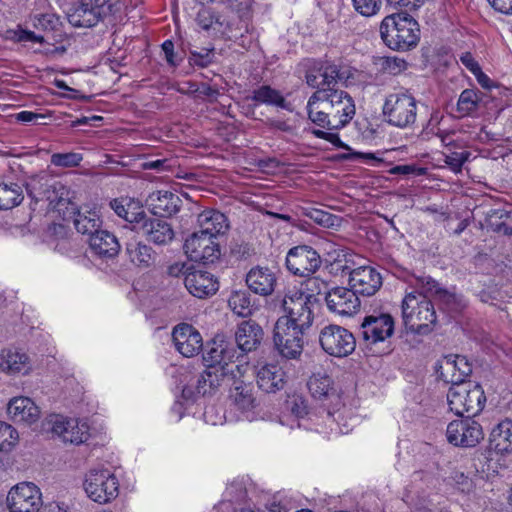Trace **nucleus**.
I'll return each mask as SVG.
<instances>
[{
  "instance_id": "1",
  "label": "nucleus",
  "mask_w": 512,
  "mask_h": 512,
  "mask_svg": "<svg viewBox=\"0 0 512 512\" xmlns=\"http://www.w3.org/2000/svg\"><path fill=\"white\" fill-rule=\"evenodd\" d=\"M380 35L384 44L390 49L406 51L418 44L420 29L411 15L403 12L394 13L382 20Z\"/></svg>"
},
{
  "instance_id": "2",
  "label": "nucleus",
  "mask_w": 512,
  "mask_h": 512,
  "mask_svg": "<svg viewBox=\"0 0 512 512\" xmlns=\"http://www.w3.org/2000/svg\"><path fill=\"white\" fill-rule=\"evenodd\" d=\"M306 109L308 118L313 124L329 130L324 131L321 129H312L311 133L317 138L330 142L337 148L343 147V143L339 135L337 133L330 132L338 130V126L337 118H335L331 105L329 88L316 90L308 99Z\"/></svg>"
},
{
  "instance_id": "3",
  "label": "nucleus",
  "mask_w": 512,
  "mask_h": 512,
  "mask_svg": "<svg viewBox=\"0 0 512 512\" xmlns=\"http://www.w3.org/2000/svg\"><path fill=\"white\" fill-rule=\"evenodd\" d=\"M402 318L405 327L418 334L430 332L436 323V312L430 299L422 293H407L402 301Z\"/></svg>"
},
{
  "instance_id": "4",
  "label": "nucleus",
  "mask_w": 512,
  "mask_h": 512,
  "mask_svg": "<svg viewBox=\"0 0 512 512\" xmlns=\"http://www.w3.org/2000/svg\"><path fill=\"white\" fill-rule=\"evenodd\" d=\"M449 409L458 416H476L484 408L486 397L478 384L471 382L451 386L447 393Z\"/></svg>"
},
{
  "instance_id": "5",
  "label": "nucleus",
  "mask_w": 512,
  "mask_h": 512,
  "mask_svg": "<svg viewBox=\"0 0 512 512\" xmlns=\"http://www.w3.org/2000/svg\"><path fill=\"white\" fill-rule=\"evenodd\" d=\"M383 115L390 125L398 128L410 127L416 121L417 101L407 91L390 93L383 105Z\"/></svg>"
},
{
  "instance_id": "6",
  "label": "nucleus",
  "mask_w": 512,
  "mask_h": 512,
  "mask_svg": "<svg viewBox=\"0 0 512 512\" xmlns=\"http://www.w3.org/2000/svg\"><path fill=\"white\" fill-rule=\"evenodd\" d=\"M311 295L298 289H289L283 299L282 308L285 315L279 319H286L288 325L308 329L313 322Z\"/></svg>"
},
{
  "instance_id": "7",
  "label": "nucleus",
  "mask_w": 512,
  "mask_h": 512,
  "mask_svg": "<svg viewBox=\"0 0 512 512\" xmlns=\"http://www.w3.org/2000/svg\"><path fill=\"white\" fill-rule=\"evenodd\" d=\"M84 489L91 500L104 504L117 497L119 483L110 470L93 469L86 475Z\"/></svg>"
},
{
  "instance_id": "8",
  "label": "nucleus",
  "mask_w": 512,
  "mask_h": 512,
  "mask_svg": "<svg viewBox=\"0 0 512 512\" xmlns=\"http://www.w3.org/2000/svg\"><path fill=\"white\" fill-rule=\"evenodd\" d=\"M319 343L327 354L338 358L350 355L356 347L353 334L335 324L327 325L320 330Z\"/></svg>"
},
{
  "instance_id": "9",
  "label": "nucleus",
  "mask_w": 512,
  "mask_h": 512,
  "mask_svg": "<svg viewBox=\"0 0 512 512\" xmlns=\"http://www.w3.org/2000/svg\"><path fill=\"white\" fill-rule=\"evenodd\" d=\"M306 329L288 325L278 319L274 326L273 341L278 353L287 359H297L303 351V334Z\"/></svg>"
},
{
  "instance_id": "10",
  "label": "nucleus",
  "mask_w": 512,
  "mask_h": 512,
  "mask_svg": "<svg viewBox=\"0 0 512 512\" xmlns=\"http://www.w3.org/2000/svg\"><path fill=\"white\" fill-rule=\"evenodd\" d=\"M42 505L41 490L33 482L17 483L10 488L6 497L9 512H38Z\"/></svg>"
},
{
  "instance_id": "11",
  "label": "nucleus",
  "mask_w": 512,
  "mask_h": 512,
  "mask_svg": "<svg viewBox=\"0 0 512 512\" xmlns=\"http://www.w3.org/2000/svg\"><path fill=\"white\" fill-rule=\"evenodd\" d=\"M473 416L451 421L446 429L447 441L460 447H474L484 439L482 426Z\"/></svg>"
},
{
  "instance_id": "12",
  "label": "nucleus",
  "mask_w": 512,
  "mask_h": 512,
  "mask_svg": "<svg viewBox=\"0 0 512 512\" xmlns=\"http://www.w3.org/2000/svg\"><path fill=\"white\" fill-rule=\"evenodd\" d=\"M247 369V365H236L231 367H222L219 365H211V367L207 366V369L197 380V393L202 395L211 394L224 382H230L231 378H235L236 371L238 374L244 375Z\"/></svg>"
},
{
  "instance_id": "13",
  "label": "nucleus",
  "mask_w": 512,
  "mask_h": 512,
  "mask_svg": "<svg viewBox=\"0 0 512 512\" xmlns=\"http://www.w3.org/2000/svg\"><path fill=\"white\" fill-rule=\"evenodd\" d=\"M320 265L319 254L306 245L291 248L286 256L287 269L297 276H310L318 270Z\"/></svg>"
},
{
  "instance_id": "14",
  "label": "nucleus",
  "mask_w": 512,
  "mask_h": 512,
  "mask_svg": "<svg viewBox=\"0 0 512 512\" xmlns=\"http://www.w3.org/2000/svg\"><path fill=\"white\" fill-rule=\"evenodd\" d=\"M186 255L195 262L213 263L220 257V247L211 236L194 232L184 244Z\"/></svg>"
},
{
  "instance_id": "15",
  "label": "nucleus",
  "mask_w": 512,
  "mask_h": 512,
  "mask_svg": "<svg viewBox=\"0 0 512 512\" xmlns=\"http://www.w3.org/2000/svg\"><path fill=\"white\" fill-rule=\"evenodd\" d=\"M360 330L365 342H383L393 335L394 319L388 313H374L364 318Z\"/></svg>"
},
{
  "instance_id": "16",
  "label": "nucleus",
  "mask_w": 512,
  "mask_h": 512,
  "mask_svg": "<svg viewBox=\"0 0 512 512\" xmlns=\"http://www.w3.org/2000/svg\"><path fill=\"white\" fill-rule=\"evenodd\" d=\"M134 229L148 242L156 246L169 245L175 238L172 225L164 219L144 215Z\"/></svg>"
},
{
  "instance_id": "17",
  "label": "nucleus",
  "mask_w": 512,
  "mask_h": 512,
  "mask_svg": "<svg viewBox=\"0 0 512 512\" xmlns=\"http://www.w3.org/2000/svg\"><path fill=\"white\" fill-rule=\"evenodd\" d=\"M50 423L52 432L64 442L78 445L89 438V426L85 421L55 415L51 417Z\"/></svg>"
},
{
  "instance_id": "18",
  "label": "nucleus",
  "mask_w": 512,
  "mask_h": 512,
  "mask_svg": "<svg viewBox=\"0 0 512 512\" xmlns=\"http://www.w3.org/2000/svg\"><path fill=\"white\" fill-rule=\"evenodd\" d=\"M327 308L341 316H351L360 308V300L353 289L335 287L326 293Z\"/></svg>"
},
{
  "instance_id": "19",
  "label": "nucleus",
  "mask_w": 512,
  "mask_h": 512,
  "mask_svg": "<svg viewBox=\"0 0 512 512\" xmlns=\"http://www.w3.org/2000/svg\"><path fill=\"white\" fill-rule=\"evenodd\" d=\"M172 338L177 351L188 358L196 356L203 348L201 334L187 323L177 325L173 329Z\"/></svg>"
},
{
  "instance_id": "20",
  "label": "nucleus",
  "mask_w": 512,
  "mask_h": 512,
  "mask_svg": "<svg viewBox=\"0 0 512 512\" xmlns=\"http://www.w3.org/2000/svg\"><path fill=\"white\" fill-rule=\"evenodd\" d=\"M255 375L258 388L265 393H276L286 385V373L276 362L259 363Z\"/></svg>"
},
{
  "instance_id": "21",
  "label": "nucleus",
  "mask_w": 512,
  "mask_h": 512,
  "mask_svg": "<svg viewBox=\"0 0 512 512\" xmlns=\"http://www.w3.org/2000/svg\"><path fill=\"white\" fill-rule=\"evenodd\" d=\"M349 284L356 294L374 295L382 285V278L374 268L360 266L349 271Z\"/></svg>"
},
{
  "instance_id": "22",
  "label": "nucleus",
  "mask_w": 512,
  "mask_h": 512,
  "mask_svg": "<svg viewBox=\"0 0 512 512\" xmlns=\"http://www.w3.org/2000/svg\"><path fill=\"white\" fill-rule=\"evenodd\" d=\"M472 372V366L465 356L448 355L439 364V376L452 386L466 383L465 378Z\"/></svg>"
},
{
  "instance_id": "23",
  "label": "nucleus",
  "mask_w": 512,
  "mask_h": 512,
  "mask_svg": "<svg viewBox=\"0 0 512 512\" xmlns=\"http://www.w3.org/2000/svg\"><path fill=\"white\" fill-rule=\"evenodd\" d=\"M0 371L10 375H28L32 371L30 357L18 349H3L0 352Z\"/></svg>"
},
{
  "instance_id": "24",
  "label": "nucleus",
  "mask_w": 512,
  "mask_h": 512,
  "mask_svg": "<svg viewBox=\"0 0 512 512\" xmlns=\"http://www.w3.org/2000/svg\"><path fill=\"white\" fill-rule=\"evenodd\" d=\"M66 14L69 23L75 27H93L102 18L90 0H76L67 9Z\"/></svg>"
},
{
  "instance_id": "25",
  "label": "nucleus",
  "mask_w": 512,
  "mask_h": 512,
  "mask_svg": "<svg viewBox=\"0 0 512 512\" xmlns=\"http://www.w3.org/2000/svg\"><path fill=\"white\" fill-rule=\"evenodd\" d=\"M331 105L337 118L338 130L347 126L356 113V107L351 95L341 89L329 88Z\"/></svg>"
},
{
  "instance_id": "26",
  "label": "nucleus",
  "mask_w": 512,
  "mask_h": 512,
  "mask_svg": "<svg viewBox=\"0 0 512 512\" xmlns=\"http://www.w3.org/2000/svg\"><path fill=\"white\" fill-rule=\"evenodd\" d=\"M185 287L195 297L205 298L216 293L218 290V282L213 274L194 270L185 275Z\"/></svg>"
},
{
  "instance_id": "27",
  "label": "nucleus",
  "mask_w": 512,
  "mask_h": 512,
  "mask_svg": "<svg viewBox=\"0 0 512 512\" xmlns=\"http://www.w3.org/2000/svg\"><path fill=\"white\" fill-rule=\"evenodd\" d=\"M7 413L14 422L31 425L40 418V409L32 399L18 396L10 399Z\"/></svg>"
},
{
  "instance_id": "28",
  "label": "nucleus",
  "mask_w": 512,
  "mask_h": 512,
  "mask_svg": "<svg viewBox=\"0 0 512 512\" xmlns=\"http://www.w3.org/2000/svg\"><path fill=\"white\" fill-rule=\"evenodd\" d=\"M70 190L61 182H54L45 191L49 206L57 211L64 219L75 214L76 205L71 201Z\"/></svg>"
},
{
  "instance_id": "29",
  "label": "nucleus",
  "mask_w": 512,
  "mask_h": 512,
  "mask_svg": "<svg viewBox=\"0 0 512 512\" xmlns=\"http://www.w3.org/2000/svg\"><path fill=\"white\" fill-rule=\"evenodd\" d=\"M243 375L236 372V377L231 378L230 399L233 404L242 411H250L257 406V399L251 382L242 379Z\"/></svg>"
},
{
  "instance_id": "30",
  "label": "nucleus",
  "mask_w": 512,
  "mask_h": 512,
  "mask_svg": "<svg viewBox=\"0 0 512 512\" xmlns=\"http://www.w3.org/2000/svg\"><path fill=\"white\" fill-rule=\"evenodd\" d=\"M305 78L306 83L317 90L331 88L330 85L339 78V71L334 64H323L313 61L306 72Z\"/></svg>"
},
{
  "instance_id": "31",
  "label": "nucleus",
  "mask_w": 512,
  "mask_h": 512,
  "mask_svg": "<svg viewBox=\"0 0 512 512\" xmlns=\"http://www.w3.org/2000/svg\"><path fill=\"white\" fill-rule=\"evenodd\" d=\"M276 281L275 273L267 267H254L246 275L248 288L261 296L271 295L275 289Z\"/></svg>"
},
{
  "instance_id": "32",
  "label": "nucleus",
  "mask_w": 512,
  "mask_h": 512,
  "mask_svg": "<svg viewBox=\"0 0 512 512\" xmlns=\"http://www.w3.org/2000/svg\"><path fill=\"white\" fill-rule=\"evenodd\" d=\"M263 330L255 321H243L235 332L237 347L243 352H251L257 349L263 339Z\"/></svg>"
},
{
  "instance_id": "33",
  "label": "nucleus",
  "mask_w": 512,
  "mask_h": 512,
  "mask_svg": "<svg viewBox=\"0 0 512 512\" xmlns=\"http://www.w3.org/2000/svg\"><path fill=\"white\" fill-rule=\"evenodd\" d=\"M235 354V348L229 343L223 340L213 341L207 345L203 359L209 367H211V365L231 367L237 365L233 364Z\"/></svg>"
},
{
  "instance_id": "34",
  "label": "nucleus",
  "mask_w": 512,
  "mask_h": 512,
  "mask_svg": "<svg viewBox=\"0 0 512 512\" xmlns=\"http://www.w3.org/2000/svg\"><path fill=\"white\" fill-rule=\"evenodd\" d=\"M148 201L152 212L162 217L176 214L182 203L177 194L167 190H159L151 193Z\"/></svg>"
},
{
  "instance_id": "35",
  "label": "nucleus",
  "mask_w": 512,
  "mask_h": 512,
  "mask_svg": "<svg viewBox=\"0 0 512 512\" xmlns=\"http://www.w3.org/2000/svg\"><path fill=\"white\" fill-rule=\"evenodd\" d=\"M199 232L217 240V236L228 229L226 216L216 210H205L198 215Z\"/></svg>"
},
{
  "instance_id": "36",
  "label": "nucleus",
  "mask_w": 512,
  "mask_h": 512,
  "mask_svg": "<svg viewBox=\"0 0 512 512\" xmlns=\"http://www.w3.org/2000/svg\"><path fill=\"white\" fill-rule=\"evenodd\" d=\"M89 245L95 254L103 257H114L120 249L117 238L106 230L94 233L89 238Z\"/></svg>"
},
{
  "instance_id": "37",
  "label": "nucleus",
  "mask_w": 512,
  "mask_h": 512,
  "mask_svg": "<svg viewBox=\"0 0 512 512\" xmlns=\"http://www.w3.org/2000/svg\"><path fill=\"white\" fill-rule=\"evenodd\" d=\"M490 447L500 454L512 451V420L506 419L495 426L490 433Z\"/></svg>"
},
{
  "instance_id": "38",
  "label": "nucleus",
  "mask_w": 512,
  "mask_h": 512,
  "mask_svg": "<svg viewBox=\"0 0 512 512\" xmlns=\"http://www.w3.org/2000/svg\"><path fill=\"white\" fill-rule=\"evenodd\" d=\"M74 217V226L76 230L81 234L89 235V238L97 232H100V227L102 224L100 215L95 209H75V214H72Z\"/></svg>"
},
{
  "instance_id": "39",
  "label": "nucleus",
  "mask_w": 512,
  "mask_h": 512,
  "mask_svg": "<svg viewBox=\"0 0 512 512\" xmlns=\"http://www.w3.org/2000/svg\"><path fill=\"white\" fill-rule=\"evenodd\" d=\"M111 208L114 212L129 223L138 226L143 219L145 212L138 202L130 198H120L111 201Z\"/></svg>"
},
{
  "instance_id": "40",
  "label": "nucleus",
  "mask_w": 512,
  "mask_h": 512,
  "mask_svg": "<svg viewBox=\"0 0 512 512\" xmlns=\"http://www.w3.org/2000/svg\"><path fill=\"white\" fill-rule=\"evenodd\" d=\"M126 251L131 262L139 267H149L156 259V254L153 249L140 241L127 243Z\"/></svg>"
},
{
  "instance_id": "41",
  "label": "nucleus",
  "mask_w": 512,
  "mask_h": 512,
  "mask_svg": "<svg viewBox=\"0 0 512 512\" xmlns=\"http://www.w3.org/2000/svg\"><path fill=\"white\" fill-rule=\"evenodd\" d=\"M308 389L315 399H325L334 393V382L325 372L314 373L308 380Z\"/></svg>"
},
{
  "instance_id": "42",
  "label": "nucleus",
  "mask_w": 512,
  "mask_h": 512,
  "mask_svg": "<svg viewBox=\"0 0 512 512\" xmlns=\"http://www.w3.org/2000/svg\"><path fill=\"white\" fill-rule=\"evenodd\" d=\"M24 199L23 188L14 182H0V210L12 209Z\"/></svg>"
},
{
  "instance_id": "43",
  "label": "nucleus",
  "mask_w": 512,
  "mask_h": 512,
  "mask_svg": "<svg viewBox=\"0 0 512 512\" xmlns=\"http://www.w3.org/2000/svg\"><path fill=\"white\" fill-rule=\"evenodd\" d=\"M483 103V93L476 89H465L461 92L457 111L461 116H469L476 112Z\"/></svg>"
},
{
  "instance_id": "44",
  "label": "nucleus",
  "mask_w": 512,
  "mask_h": 512,
  "mask_svg": "<svg viewBox=\"0 0 512 512\" xmlns=\"http://www.w3.org/2000/svg\"><path fill=\"white\" fill-rule=\"evenodd\" d=\"M249 98L258 104L273 105L284 109L288 108V105L282 94L270 86L263 85L258 89H255L252 93V96Z\"/></svg>"
},
{
  "instance_id": "45",
  "label": "nucleus",
  "mask_w": 512,
  "mask_h": 512,
  "mask_svg": "<svg viewBox=\"0 0 512 512\" xmlns=\"http://www.w3.org/2000/svg\"><path fill=\"white\" fill-rule=\"evenodd\" d=\"M373 63L379 71L390 75H398L408 67V63L403 58L397 56L376 57Z\"/></svg>"
},
{
  "instance_id": "46",
  "label": "nucleus",
  "mask_w": 512,
  "mask_h": 512,
  "mask_svg": "<svg viewBox=\"0 0 512 512\" xmlns=\"http://www.w3.org/2000/svg\"><path fill=\"white\" fill-rule=\"evenodd\" d=\"M228 304L238 316L247 317L252 313L251 297L247 291H234L229 297Z\"/></svg>"
},
{
  "instance_id": "47",
  "label": "nucleus",
  "mask_w": 512,
  "mask_h": 512,
  "mask_svg": "<svg viewBox=\"0 0 512 512\" xmlns=\"http://www.w3.org/2000/svg\"><path fill=\"white\" fill-rule=\"evenodd\" d=\"M414 292L422 293V295L426 296L427 299L429 297L438 295L439 298L450 301V299L454 298L453 295L449 294L447 291L442 290L438 283L432 279L431 277H422L417 281V290Z\"/></svg>"
},
{
  "instance_id": "48",
  "label": "nucleus",
  "mask_w": 512,
  "mask_h": 512,
  "mask_svg": "<svg viewBox=\"0 0 512 512\" xmlns=\"http://www.w3.org/2000/svg\"><path fill=\"white\" fill-rule=\"evenodd\" d=\"M196 20L198 25L205 30L216 26L222 27L226 23L221 15L208 8H202L198 12Z\"/></svg>"
},
{
  "instance_id": "49",
  "label": "nucleus",
  "mask_w": 512,
  "mask_h": 512,
  "mask_svg": "<svg viewBox=\"0 0 512 512\" xmlns=\"http://www.w3.org/2000/svg\"><path fill=\"white\" fill-rule=\"evenodd\" d=\"M82 160V154L76 152H68L52 154L50 162L56 167L73 168L79 166Z\"/></svg>"
},
{
  "instance_id": "50",
  "label": "nucleus",
  "mask_w": 512,
  "mask_h": 512,
  "mask_svg": "<svg viewBox=\"0 0 512 512\" xmlns=\"http://www.w3.org/2000/svg\"><path fill=\"white\" fill-rule=\"evenodd\" d=\"M17 430L6 422L0 421V449L9 450L18 441Z\"/></svg>"
},
{
  "instance_id": "51",
  "label": "nucleus",
  "mask_w": 512,
  "mask_h": 512,
  "mask_svg": "<svg viewBox=\"0 0 512 512\" xmlns=\"http://www.w3.org/2000/svg\"><path fill=\"white\" fill-rule=\"evenodd\" d=\"M470 153L468 151H449L444 153L445 164L455 173H459L462 170L463 164L468 160Z\"/></svg>"
},
{
  "instance_id": "52",
  "label": "nucleus",
  "mask_w": 512,
  "mask_h": 512,
  "mask_svg": "<svg viewBox=\"0 0 512 512\" xmlns=\"http://www.w3.org/2000/svg\"><path fill=\"white\" fill-rule=\"evenodd\" d=\"M354 8L363 16H373L380 9V0H352Z\"/></svg>"
},
{
  "instance_id": "53",
  "label": "nucleus",
  "mask_w": 512,
  "mask_h": 512,
  "mask_svg": "<svg viewBox=\"0 0 512 512\" xmlns=\"http://www.w3.org/2000/svg\"><path fill=\"white\" fill-rule=\"evenodd\" d=\"M306 287H307V290L311 293L310 294L311 296L313 294H324L326 296V293L328 292L327 291V288H328L327 283L318 277L309 278L306 281Z\"/></svg>"
},
{
  "instance_id": "54",
  "label": "nucleus",
  "mask_w": 512,
  "mask_h": 512,
  "mask_svg": "<svg viewBox=\"0 0 512 512\" xmlns=\"http://www.w3.org/2000/svg\"><path fill=\"white\" fill-rule=\"evenodd\" d=\"M13 38L19 42H37L43 43L44 38L41 35H37L32 31L18 29L14 31Z\"/></svg>"
},
{
  "instance_id": "55",
  "label": "nucleus",
  "mask_w": 512,
  "mask_h": 512,
  "mask_svg": "<svg viewBox=\"0 0 512 512\" xmlns=\"http://www.w3.org/2000/svg\"><path fill=\"white\" fill-rule=\"evenodd\" d=\"M311 219L317 222L320 225L329 227L334 225V217L322 210L314 209L309 213Z\"/></svg>"
},
{
  "instance_id": "56",
  "label": "nucleus",
  "mask_w": 512,
  "mask_h": 512,
  "mask_svg": "<svg viewBox=\"0 0 512 512\" xmlns=\"http://www.w3.org/2000/svg\"><path fill=\"white\" fill-rule=\"evenodd\" d=\"M453 479H454V482H455L457 488L461 492L469 493L472 491V488H473L472 480L469 477L465 476L463 473L455 472Z\"/></svg>"
},
{
  "instance_id": "57",
  "label": "nucleus",
  "mask_w": 512,
  "mask_h": 512,
  "mask_svg": "<svg viewBox=\"0 0 512 512\" xmlns=\"http://www.w3.org/2000/svg\"><path fill=\"white\" fill-rule=\"evenodd\" d=\"M490 5L498 12L512 14V0H488Z\"/></svg>"
},
{
  "instance_id": "58",
  "label": "nucleus",
  "mask_w": 512,
  "mask_h": 512,
  "mask_svg": "<svg viewBox=\"0 0 512 512\" xmlns=\"http://www.w3.org/2000/svg\"><path fill=\"white\" fill-rule=\"evenodd\" d=\"M162 50L165 54V58H166V61L171 65V66H176L178 64L177 60H176V56L174 54V44L171 40H166L164 41V43L162 44Z\"/></svg>"
},
{
  "instance_id": "59",
  "label": "nucleus",
  "mask_w": 512,
  "mask_h": 512,
  "mask_svg": "<svg viewBox=\"0 0 512 512\" xmlns=\"http://www.w3.org/2000/svg\"><path fill=\"white\" fill-rule=\"evenodd\" d=\"M460 61L472 74L480 69L479 64L469 52L463 53L460 57Z\"/></svg>"
},
{
  "instance_id": "60",
  "label": "nucleus",
  "mask_w": 512,
  "mask_h": 512,
  "mask_svg": "<svg viewBox=\"0 0 512 512\" xmlns=\"http://www.w3.org/2000/svg\"><path fill=\"white\" fill-rule=\"evenodd\" d=\"M15 119L22 123H30L35 122L40 118H43L44 116L38 113H34L32 111H21L17 114H15Z\"/></svg>"
},
{
  "instance_id": "61",
  "label": "nucleus",
  "mask_w": 512,
  "mask_h": 512,
  "mask_svg": "<svg viewBox=\"0 0 512 512\" xmlns=\"http://www.w3.org/2000/svg\"><path fill=\"white\" fill-rule=\"evenodd\" d=\"M143 168L158 171L166 170L168 168V161L166 159L147 161L143 163Z\"/></svg>"
},
{
  "instance_id": "62",
  "label": "nucleus",
  "mask_w": 512,
  "mask_h": 512,
  "mask_svg": "<svg viewBox=\"0 0 512 512\" xmlns=\"http://www.w3.org/2000/svg\"><path fill=\"white\" fill-rule=\"evenodd\" d=\"M343 418L342 413H338L337 419L333 418V420H337L338 432L340 434H347L352 429V418H350V421Z\"/></svg>"
},
{
  "instance_id": "63",
  "label": "nucleus",
  "mask_w": 512,
  "mask_h": 512,
  "mask_svg": "<svg viewBox=\"0 0 512 512\" xmlns=\"http://www.w3.org/2000/svg\"><path fill=\"white\" fill-rule=\"evenodd\" d=\"M473 75L476 77L479 85L484 89H491L494 86L493 81L485 73L482 72L481 68Z\"/></svg>"
},
{
  "instance_id": "64",
  "label": "nucleus",
  "mask_w": 512,
  "mask_h": 512,
  "mask_svg": "<svg viewBox=\"0 0 512 512\" xmlns=\"http://www.w3.org/2000/svg\"><path fill=\"white\" fill-rule=\"evenodd\" d=\"M232 253L240 258H246L251 254V248L248 244H236L232 249Z\"/></svg>"
}]
</instances>
